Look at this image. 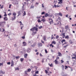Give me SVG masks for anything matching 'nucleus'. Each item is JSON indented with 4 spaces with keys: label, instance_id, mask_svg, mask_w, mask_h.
Instances as JSON below:
<instances>
[{
    "label": "nucleus",
    "instance_id": "11",
    "mask_svg": "<svg viewBox=\"0 0 76 76\" xmlns=\"http://www.w3.org/2000/svg\"><path fill=\"white\" fill-rule=\"evenodd\" d=\"M65 29H69V26H65Z\"/></svg>",
    "mask_w": 76,
    "mask_h": 76
},
{
    "label": "nucleus",
    "instance_id": "25",
    "mask_svg": "<svg viewBox=\"0 0 76 76\" xmlns=\"http://www.w3.org/2000/svg\"><path fill=\"white\" fill-rule=\"evenodd\" d=\"M57 60L56 59L55 60V64H58V61H57Z\"/></svg>",
    "mask_w": 76,
    "mask_h": 76
},
{
    "label": "nucleus",
    "instance_id": "59",
    "mask_svg": "<svg viewBox=\"0 0 76 76\" xmlns=\"http://www.w3.org/2000/svg\"><path fill=\"white\" fill-rule=\"evenodd\" d=\"M72 59H76V57H72Z\"/></svg>",
    "mask_w": 76,
    "mask_h": 76
},
{
    "label": "nucleus",
    "instance_id": "7",
    "mask_svg": "<svg viewBox=\"0 0 76 76\" xmlns=\"http://www.w3.org/2000/svg\"><path fill=\"white\" fill-rule=\"evenodd\" d=\"M36 34H37V32L33 31L32 34V35L34 36V35H35Z\"/></svg>",
    "mask_w": 76,
    "mask_h": 76
},
{
    "label": "nucleus",
    "instance_id": "63",
    "mask_svg": "<svg viewBox=\"0 0 76 76\" xmlns=\"http://www.w3.org/2000/svg\"><path fill=\"white\" fill-rule=\"evenodd\" d=\"M73 56L75 57H76V54H74Z\"/></svg>",
    "mask_w": 76,
    "mask_h": 76
},
{
    "label": "nucleus",
    "instance_id": "36",
    "mask_svg": "<svg viewBox=\"0 0 76 76\" xmlns=\"http://www.w3.org/2000/svg\"><path fill=\"white\" fill-rule=\"evenodd\" d=\"M59 1H60L61 2V3H63V0H59Z\"/></svg>",
    "mask_w": 76,
    "mask_h": 76
},
{
    "label": "nucleus",
    "instance_id": "62",
    "mask_svg": "<svg viewBox=\"0 0 76 76\" xmlns=\"http://www.w3.org/2000/svg\"><path fill=\"white\" fill-rule=\"evenodd\" d=\"M25 36H23L22 37V38L23 39H25Z\"/></svg>",
    "mask_w": 76,
    "mask_h": 76
},
{
    "label": "nucleus",
    "instance_id": "8",
    "mask_svg": "<svg viewBox=\"0 0 76 76\" xmlns=\"http://www.w3.org/2000/svg\"><path fill=\"white\" fill-rule=\"evenodd\" d=\"M11 67H13V65H14V62H13V61H12L11 63Z\"/></svg>",
    "mask_w": 76,
    "mask_h": 76
},
{
    "label": "nucleus",
    "instance_id": "21",
    "mask_svg": "<svg viewBox=\"0 0 76 76\" xmlns=\"http://www.w3.org/2000/svg\"><path fill=\"white\" fill-rule=\"evenodd\" d=\"M66 42V40H65V39H64L62 40L61 41V42L62 43V44H63V42Z\"/></svg>",
    "mask_w": 76,
    "mask_h": 76
},
{
    "label": "nucleus",
    "instance_id": "31",
    "mask_svg": "<svg viewBox=\"0 0 76 76\" xmlns=\"http://www.w3.org/2000/svg\"><path fill=\"white\" fill-rule=\"evenodd\" d=\"M42 28H43L42 26H40L39 27V29H41Z\"/></svg>",
    "mask_w": 76,
    "mask_h": 76
},
{
    "label": "nucleus",
    "instance_id": "41",
    "mask_svg": "<svg viewBox=\"0 0 76 76\" xmlns=\"http://www.w3.org/2000/svg\"><path fill=\"white\" fill-rule=\"evenodd\" d=\"M45 12H43L42 13H41V15H44L45 14Z\"/></svg>",
    "mask_w": 76,
    "mask_h": 76
},
{
    "label": "nucleus",
    "instance_id": "24",
    "mask_svg": "<svg viewBox=\"0 0 76 76\" xmlns=\"http://www.w3.org/2000/svg\"><path fill=\"white\" fill-rule=\"evenodd\" d=\"M58 15H59V16H63V14H61V13L60 12L58 13Z\"/></svg>",
    "mask_w": 76,
    "mask_h": 76
},
{
    "label": "nucleus",
    "instance_id": "51",
    "mask_svg": "<svg viewBox=\"0 0 76 76\" xmlns=\"http://www.w3.org/2000/svg\"><path fill=\"white\" fill-rule=\"evenodd\" d=\"M45 51L46 53H48V51L47 50V49H45Z\"/></svg>",
    "mask_w": 76,
    "mask_h": 76
},
{
    "label": "nucleus",
    "instance_id": "30",
    "mask_svg": "<svg viewBox=\"0 0 76 76\" xmlns=\"http://www.w3.org/2000/svg\"><path fill=\"white\" fill-rule=\"evenodd\" d=\"M33 8H34V6L31 5V7L30 9H33Z\"/></svg>",
    "mask_w": 76,
    "mask_h": 76
},
{
    "label": "nucleus",
    "instance_id": "15",
    "mask_svg": "<svg viewBox=\"0 0 76 76\" xmlns=\"http://www.w3.org/2000/svg\"><path fill=\"white\" fill-rule=\"evenodd\" d=\"M58 56H61V53H60V52H58Z\"/></svg>",
    "mask_w": 76,
    "mask_h": 76
},
{
    "label": "nucleus",
    "instance_id": "46",
    "mask_svg": "<svg viewBox=\"0 0 76 76\" xmlns=\"http://www.w3.org/2000/svg\"><path fill=\"white\" fill-rule=\"evenodd\" d=\"M50 67H53V64H50Z\"/></svg>",
    "mask_w": 76,
    "mask_h": 76
},
{
    "label": "nucleus",
    "instance_id": "3",
    "mask_svg": "<svg viewBox=\"0 0 76 76\" xmlns=\"http://www.w3.org/2000/svg\"><path fill=\"white\" fill-rule=\"evenodd\" d=\"M12 3L15 5V4H18V2L17 0H14L13 2H12Z\"/></svg>",
    "mask_w": 76,
    "mask_h": 76
},
{
    "label": "nucleus",
    "instance_id": "43",
    "mask_svg": "<svg viewBox=\"0 0 76 76\" xmlns=\"http://www.w3.org/2000/svg\"><path fill=\"white\" fill-rule=\"evenodd\" d=\"M15 58L16 59H18V58H19V56H16Z\"/></svg>",
    "mask_w": 76,
    "mask_h": 76
},
{
    "label": "nucleus",
    "instance_id": "53",
    "mask_svg": "<svg viewBox=\"0 0 76 76\" xmlns=\"http://www.w3.org/2000/svg\"><path fill=\"white\" fill-rule=\"evenodd\" d=\"M37 19H40V18H41V17H39L38 16H37Z\"/></svg>",
    "mask_w": 76,
    "mask_h": 76
},
{
    "label": "nucleus",
    "instance_id": "10",
    "mask_svg": "<svg viewBox=\"0 0 76 76\" xmlns=\"http://www.w3.org/2000/svg\"><path fill=\"white\" fill-rule=\"evenodd\" d=\"M42 44H41V43H40L39 44L38 46V47H42Z\"/></svg>",
    "mask_w": 76,
    "mask_h": 76
},
{
    "label": "nucleus",
    "instance_id": "32",
    "mask_svg": "<svg viewBox=\"0 0 76 76\" xmlns=\"http://www.w3.org/2000/svg\"><path fill=\"white\" fill-rule=\"evenodd\" d=\"M15 70H19V68L18 67L17 68H16L15 69Z\"/></svg>",
    "mask_w": 76,
    "mask_h": 76
},
{
    "label": "nucleus",
    "instance_id": "39",
    "mask_svg": "<svg viewBox=\"0 0 76 76\" xmlns=\"http://www.w3.org/2000/svg\"><path fill=\"white\" fill-rule=\"evenodd\" d=\"M19 23H20V25H23V24H22V22L21 21H20Z\"/></svg>",
    "mask_w": 76,
    "mask_h": 76
},
{
    "label": "nucleus",
    "instance_id": "64",
    "mask_svg": "<svg viewBox=\"0 0 76 76\" xmlns=\"http://www.w3.org/2000/svg\"><path fill=\"white\" fill-rule=\"evenodd\" d=\"M33 76H37V74H34L33 75Z\"/></svg>",
    "mask_w": 76,
    "mask_h": 76
},
{
    "label": "nucleus",
    "instance_id": "13",
    "mask_svg": "<svg viewBox=\"0 0 76 76\" xmlns=\"http://www.w3.org/2000/svg\"><path fill=\"white\" fill-rule=\"evenodd\" d=\"M48 16H49V15L47 13L45 14V16L46 18H47V17Z\"/></svg>",
    "mask_w": 76,
    "mask_h": 76
},
{
    "label": "nucleus",
    "instance_id": "49",
    "mask_svg": "<svg viewBox=\"0 0 76 76\" xmlns=\"http://www.w3.org/2000/svg\"><path fill=\"white\" fill-rule=\"evenodd\" d=\"M41 21H43V22H44L45 21V19H42L41 20Z\"/></svg>",
    "mask_w": 76,
    "mask_h": 76
},
{
    "label": "nucleus",
    "instance_id": "55",
    "mask_svg": "<svg viewBox=\"0 0 76 76\" xmlns=\"http://www.w3.org/2000/svg\"><path fill=\"white\" fill-rule=\"evenodd\" d=\"M12 15V13H10L8 14V15H9V16H10Z\"/></svg>",
    "mask_w": 76,
    "mask_h": 76
},
{
    "label": "nucleus",
    "instance_id": "28",
    "mask_svg": "<svg viewBox=\"0 0 76 76\" xmlns=\"http://www.w3.org/2000/svg\"><path fill=\"white\" fill-rule=\"evenodd\" d=\"M4 16H7V14H6V12H4Z\"/></svg>",
    "mask_w": 76,
    "mask_h": 76
},
{
    "label": "nucleus",
    "instance_id": "56",
    "mask_svg": "<svg viewBox=\"0 0 76 76\" xmlns=\"http://www.w3.org/2000/svg\"><path fill=\"white\" fill-rule=\"evenodd\" d=\"M44 59L43 58L42 61V63H44Z\"/></svg>",
    "mask_w": 76,
    "mask_h": 76
},
{
    "label": "nucleus",
    "instance_id": "40",
    "mask_svg": "<svg viewBox=\"0 0 76 76\" xmlns=\"http://www.w3.org/2000/svg\"><path fill=\"white\" fill-rule=\"evenodd\" d=\"M25 73L26 74V75H27L28 74L27 73V72H28V71L27 70V71H25Z\"/></svg>",
    "mask_w": 76,
    "mask_h": 76
},
{
    "label": "nucleus",
    "instance_id": "5",
    "mask_svg": "<svg viewBox=\"0 0 76 76\" xmlns=\"http://www.w3.org/2000/svg\"><path fill=\"white\" fill-rule=\"evenodd\" d=\"M49 23L50 24V25H51V23L53 22V20L51 18H49Z\"/></svg>",
    "mask_w": 76,
    "mask_h": 76
},
{
    "label": "nucleus",
    "instance_id": "9",
    "mask_svg": "<svg viewBox=\"0 0 76 76\" xmlns=\"http://www.w3.org/2000/svg\"><path fill=\"white\" fill-rule=\"evenodd\" d=\"M8 19V18H7V17H5L4 18V20L5 21H7Z\"/></svg>",
    "mask_w": 76,
    "mask_h": 76
},
{
    "label": "nucleus",
    "instance_id": "12",
    "mask_svg": "<svg viewBox=\"0 0 76 76\" xmlns=\"http://www.w3.org/2000/svg\"><path fill=\"white\" fill-rule=\"evenodd\" d=\"M23 46H26V42H23Z\"/></svg>",
    "mask_w": 76,
    "mask_h": 76
},
{
    "label": "nucleus",
    "instance_id": "54",
    "mask_svg": "<svg viewBox=\"0 0 76 76\" xmlns=\"http://www.w3.org/2000/svg\"><path fill=\"white\" fill-rule=\"evenodd\" d=\"M65 69L66 70V69H67V68H68V67H67V66H65Z\"/></svg>",
    "mask_w": 76,
    "mask_h": 76
},
{
    "label": "nucleus",
    "instance_id": "26",
    "mask_svg": "<svg viewBox=\"0 0 76 76\" xmlns=\"http://www.w3.org/2000/svg\"><path fill=\"white\" fill-rule=\"evenodd\" d=\"M24 60V58H20V61H21V62H22Z\"/></svg>",
    "mask_w": 76,
    "mask_h": 76
},
{
    "label": "nucleus",
    "instance_id": "20",
    "mask_svg": "<svg viewBox=\"0 0 76 76\" xmlns=\"http://www.w3.org/2000/svg\"><path fill=\"white\" fill-rule=\"evenodd\" d=\"M27 71L28 72H30L31 71V69H28L27 70Z\"/></svg>",
    "mask_w": 76,
    "mask_h": 76
},
{
    "label": "nucleus",
    "instance_id": "22",
    "mask_svg": "<svg viewBox=\"0 0 76 76\" xmlns=\"http://www.w3.org/2000/svg\"><path fill=\"white\" fill-rule=\"evenodd\" d=\"M13 15L14 16H16V13L15 12H14L13 13Z\"/></svg>",
    "mask_w": 76,
    "mask_h": 76
},
{
    "label": "nucleus",
    "instance_id": "61",
    "mask_svg": "<svg viewBox=\"0 0 76 76\" xmlns=\"http://www.w3.org/2000/svg\"><path fill=\"white\" fill-rule=\"evenodd\" d=\"M18 14L19 15H21V13H20V12L19 11L18 12Z\"/></svg>",
    "mask_w": 76,
    "mask_h": 76
},
{
    "label": "nucleus",
    "instance_id": "27",
    "mask_svg": "<svg viewBox=\"0 0 76 76\" xmlns=\"http://www.w3.org/2000/svg\"><path fill=\"white\" fill-rule=\"evenodd\" d=\"M24 13H23V16H25V15H26V12L25 11H24Z\"/></svg>",
    "mask_w": 76,
    "mask_h": 76
},
{
    "label": "nucleus",
    "instance_id": "48",
    "mask_svg": "<svg viewBox=\"0 0 76 76\" xmlns=\"http://www.w3.org/2000/svg\"><path fill=\"white\" fill-rule=\"evenodd\" d=\"M67 46H68V45H66V46H64V48H66V47H67Z\"/></svg>",
    "mask_w": 76,
    "mask_h": 76
},
{
    "label": "nucleus",
    "instance_id": "57",
    "mask_svg": "<svg viewBox=\"0 0 76 76\" xmlns=\"http://www.w3.org/2000/svg\"><path fill=\"white\" fill-rule=\"evenodd\" d=\"M63 36H64V37H65V33H64L62 34Z\"/></svg>",
    "mask_w": 76,
    "mask_h": 76
},
{
    "label": "nucleus",
    "instance_id": "6",
    "mask_svg": "<svg viewBox=\"0 0 76 76\" xmlns=\"http://www.w3.org/2000/svg\"><path fill=\"white\" fill-rule=\"evenodd\" d=\"M16 16H14L12 17V21L14 20L15 19H16Z\"/></svg>",
    "mask_w": 76,
    "mask_h": 76
},
{
    "label": "nucleus",
    "instance_id": "1",
    "mask_svg": "<svg viewBox=\"0 0 76 76\" xmlns=\"http://www.w3.org/2000/svg\"><path fill=\"white\" fill-rule=\"evenodd\" d=\"M6 22L5 21L0 22V27L2 28H3L4 26V24L6 23Z\"/></svg>",
    "mask_w": 76,
    "mask_h": 76
},
{
    "label": "nucleus",
    "instance_id": "29",
    "mask_svg": "<svg viewBox=\"0 0 76 76\" xmlns=\"http://www.w3.org/2000/svg\"><path fill=\"white\" fill-rule=\"evenodd\" d=\"M65 38L66 39H69V36L68 35H67V36H66L65 37Z\"/></svg>",
    "mask_w": 76,
    "mask_h": 76
},
{
    "label": "nucleus",
    "instance_id": "18",
    "mask_svg": "<svg viewBox=\"0 0 76 76\" xmlns=\"http://www.w3.org/2000/svg\"><path fill=\"white\" fill-rule=\"evenodd\" d=\"M33 43V41H28V43L29 44H32V43Z\"/></svg>",
    "mask_w": 76,
    "mask_h": 76
},
{
    "label": "nucleus",
    "instance_id": "19",
    "mask_svg": "<svg viewBox=\"0 0 76 76\" xmlns=\"http://www.w3.org/2000/svg\"><path fill=\"white\" fill-rule=\"evenodd\" d=\"M0 73H1L3 75L4 74L5 72H3L2 71H0Z\"/></svg>",
    "mask_w": 76,
    "mask_h": 76
},
{
    "label": "nucleus",
    "instance_id": "23",
    "mask_svg": "<svg viewBox=\"0 0 76 76\" xmlns=\"http://www.w3.org/2000/svg\"><path fill=\"white\" fill-rule=\"evenodd\" d=\"M52 44H56V41H53L52 42Z\"/></svg>",
    "mask_w": 76,
    "mask_h": 76
},
{
    "label": "nucleus",
    "instance_id": "34",
    "mask_svg": "<svg viewBox=\"0 0 76 76\" xmlns=\"http://www.w3.org/2000/svg\"><path fill=\"white\" fill-rule=\"evenodd\" d=\"M69 41L70 43V44H73V42H72V40H69Z\"/></svg>",
    "mask_w": 76,
    "mask_h": 76
},
{
    "label": "nucleus",
    "instance_id": "17",
    "mask_svg": "<svg viewBox=\"0 0 76 76\" xmlns=\"http://www.w3.org/2000/svg\"><path fill=\"white\" fill-rule=\"evenodd\" d=\"M43 40L45 41H47V40H46V37H45V36H44L43 38Z\"/></svg>",
    "mask_w": 76,
    "mask_h": 76
},
{
    "label": "nucleus",
    "instance_id": "58",
    "mask_svg": "<svg viewBox=\"0 0 76 76\" xmlns=\"http://www.w3.org/2000/svg\"><path fill=\"white\" fill-rule=\"evenodd\" d=\"M45 72L46 74L48 73V71H47V70H45Z\"/></svg>",
    "mask_w": 76,
    "mask_h": 76
},
{
    "label": "nucleus",
    "instance_id": "47",
    "mask_svg": "<svg viewBox=\"0 0 76 76\" xmlns=\"http://www.w3.org/2000/svg\"><path fill=\"white\" fill-rule=\"evenodd\" d=\"M11 6H12V5L10 4L9 6V9H10V8H11Z\"/></svg>",
    "mask_w": 76,
    "mask_h": 76
},
{
    "label": "nucleus",
    "instance_id": "14",
    "mask_svg": "<svg viewBox=\"0 0 76 76\" xmlns=\"http://www.w3.org/2000/svg\"><path fill=\"white\" fill-rule=\"evenodd\" d=\"M24 58H27V56H28V54L26 53L24 55Z\"/></svg>",
    "mask_w": 76,
    "mask_h": 76
},
{
    "label": "nucleus",
    "instance_id": "52",
    "mask_svg": "<svg viewBox=\"0 0 76 76\" xmlns=\"http://www.w3.org/2000/svg\"><path fill=\"white\" fill-rule=\"evenodd\" d=\"M59 58H59V57H57L56 58V60H58V59H59Z\"/></svg>",
    "mask_w": 76,
    "mask_h": 76
},
{
    "label": "nucleus",
    "instance_id": "35",
    "mask_svg": "<svg viewBox=\"0 0 76 76\" xmlns=\"http://www.w3.org/2000/svg\"><path fill=\"white\" fill-rule=\"evenodd\" d=\"M58 13H55V16H58Z\"/></svg>",
    "mask_w": 76,
    "mask_h": 76
},
{
    "label": "nucleus",
    "instance_id": "38",
    "mask_svg": "<svg viewBox=\"0 0 76 76\" xmlns=\"http://www.w3.org/2000/svg\"><path fill=\"white\" fill-rule=\"evenodd\" d=\"M58 19L59 20H61V18H60V17H59L58 18Z\"/></svg>",
    "mask_w": 76,
    "mask_h": 76
},
{
    "label": "nucleus",
    "instance_id": "60",
    "mask_svg": "<svg viewBox=\"0 0 76 76\" xmlns=\"http://www.w3.org/2000/svg\"><path fill=\"white\" fill-rule=\"evenodd\" d=\"M3 64L2 63H0V66H3Z\"/></svg>",
    "mask_w": 76,
    "mask_h": 76
},
{
    "label": "nucleus",
    "instance_id": "2",
    "mask_svg": "<svg viewBox=\"0 0 76 76\" xmlns=\"http://www.w3.org/2000/svg\"><path fill=\"white\" fill-rule=\"evenodd\" d=\"M35 29L36 31H38V28L35 27H34L33 28H32L30 29V30L33 32L35 31Z\"/></svg>",
    "mask_w": 76,
    "mask_h": 76
},
{
    "label": "nucleus",
    "instance_id": "44",
    "mask_svg": "<svg viewBox=\"0 0 76 76\" xmlns=\"http://www.w3.org/2000/svg\"><path fill=\"white\" fill-rule=\"evenodd\" d=\"M38 22L39 23L41 22V21H40V20L39 19L38 20Z\"/></svg>",
    "mask_w": 76,
    "mask_h": 76
},
{
    "label": "nucleus",
    "instance_id": "42",
    "mask_svg": "<svg viewBox=\"0 0 76 76\" xmlns=\"http://www.w3.org/2000/svg\"><path fill=\"white\" fill-rule=\"evenodd\" d=\"M39 72L38 71H37L35 73V74H38Z\"/></svg>",
    "mask_w": 76,
    "mask_h": 76
},
{
    "label": "nucleus",
    "instance_id": "16",
    "mask_svg": "<svg viewBox=\"0 0 76 76\" xmlns=\"http://www.w3.org/2000/svg\"><path fill=\"white\" fill-rule=\"evenodd\" d=\"M61 67L62 70H64V65H62Z\"/></svg>",
    "mask_w": 76,
    "mask_h": 76
},
{
    "label": "nucleus",
    "instance_id": "37",
    "mask_svg": "<svg viewBox=\"0 0 76 76\" xmlns=\"http://www.w3.org/2000/svg\"><path fill=\"white\" fill-rule=\"evenodd\" d=\"M31 47H34L35 46V45L34 44L32 45H31Z\"/></svg>",
    "mask_w": 76,
    "mask_h": 76
},
{
    "label": "nucleus",
    "instance_id": "4",
    "mask_svg": "<svg viewBox=\"0 0 76 76\" xmlns=\"http://www.w3.org/2000/svg\"><path fill=\"white\" fill-rule=\"evenodd\" d=\"M31 51V48H28L27 50V52L28 53H29Z\"/></svg>",
    "mask_w": 76,
    "mask_h": 76
},
{
    "label": "nucleus",
    "instance_id": "33",
    "mask_svg": "<svg viewBox=\"0 0 76 76\" xmlns=\"http://www.w3.org/2000/svg\"><path fill=\"white\" fill-rule=\"evenodd\" d=\"M58 38H59V36H58V35H57L56 36V39H58Z\"/></svg>",
    "mask_w": 76,
    "mask_h": 76
},
{
    "label": "nucleus",
    "instance_id": "45",
    "mask_svg": "<svg viewBox=\"0 0 76 76\" xmlns=\"http://www.w3.org/2000/svg\"><path fill=\"white\" fill-rule=\"evenodd\" d=\"M7 64H9V65H10V62H8L7 63Z\"/></svg>",
    "mask_w": 76,
    "mask_h": 76
},
{
    "label": "nucleus",
    "instance_id": "50",
    "mask_svg": "<svg viewBox=\"0 0 76 76\" xmlns=\"http://www.w3.org/2000/svg\"><path fill=\"white\" fill-rule=\"evenodd\" d=\"M61 63H64V61H63V60H61Z\"/></svg>",
    "mask_w": 76,
    "mask_h": 76
}]
</instances>
